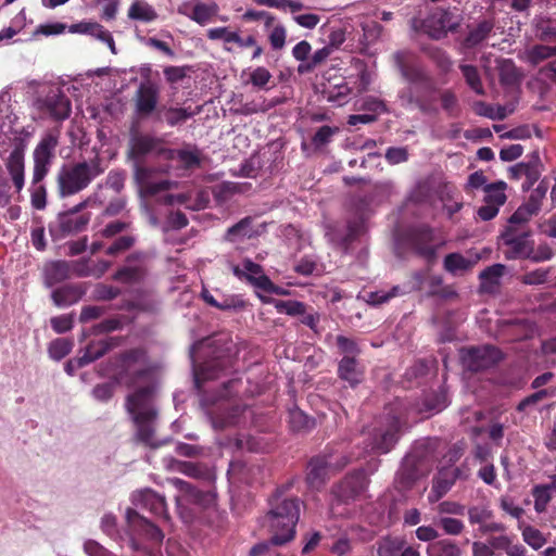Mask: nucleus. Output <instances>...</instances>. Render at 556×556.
<instances>
[{
  "instance_id": "1",
  "label": "nucleus",
  "mask_w": 556,
  "mask_h": 556,
  "mask_svg": "<svg viewBox=\"0 0 556 556\" xmlns=\"http://www.w3.org/2000/svg\"><path fill=\"white\" fill-rule=\"evenodd\" d=\"M289 486L290 484L276 489L269 500L270 509L266 514L271 543L276 546L286 545L294 540L300 519L302 502L298 496L285 495Z\"/></svg>"
},
{
  "instance_id": "2",
  "label": "nucleus",
  "mask_w": 556,
  "mask_h": 556,
  "mask_svg": "<svg viewBox=\"0 0 556 556\" xmlns=\"http://www.w3.org/2000/svg\"><path fill=\"white\" fill-rule=\"evenodd\" d=\"M402 425L401 416L393 408H387L367 430L364 440L365 452L374 454L389 453L399 441Z\"/></svg>"
},
{
  "instance_id": "3",
  "label": "nucleus",
  "mask_w": 556,
  "mask_h": 556,
  "mask_svg": "<svg viewBox=\"0 0 556 556\" xmlns=\"http://www.w3.org/2000/svg\"><path fill=\"white\" fill-rule=\"evenodd\" d=\"M103 172L98 159L63 165L56 175L59 195L67 198L79 193Z\"/></svg>"
},
{
  "instance_id": "4",
  "label": "nucleus",
  "mask_w": 556,
  "mask_h": 556,
  "mask_svg": "<svg viewBox=\"0 0 556 556\" xmlns=\"http://www.w3.org/2000/svg\"><path fill=\"white\" fill-rule=\"evenodd\" d=\"M114 366L115 379L128 388L153 378V366L150 364L147 351L142 348L122 352L115 357Z\"/></svg>"
},
{
  "instance_id": "5",
  "label": "nucleus",
  "mask_w": 556,
  "mask_h": 556,
  "mask_svg": "<svg viewBox=\"0 0 556 556\" xmlns=\"http://www.w3.org/2000/svg\"><path fill=\"white\" fill-rule=\"evenodd\" d=\"M437 87L433 79L429 83H417L407 85L399 91V99L404 108H416L422 114L431 115L438 113L434 93Z\"/></svg>"
},
{
  "instance_id": "6",
  "label": "nucleus",
  "mask_w": 556,
  "mask_h": 556,
  "mask_svg": "<svg viewBox=\"0 0 556 556\" xmlns=\"http://www.w3.org/2000/svg\"><path fill=\"white\" fill-rule=\"evenodd\" d=\"M60 130L58 128L46 132L33 152V185H38L48 175L55 159V150L59 146Z\"/></svg>"
},
{
  "instance_id": "7",
  "label": "nucleus",
  "mask_w": 556,
  "mask_h": 556,
  "mask_svg": "<svg viewBox=\"0 0 556 556\" xmlns=\"http://www.w3.org/2000/svg\"><path fill=\"white\" fill-rule=\"evenodd\" d=\"M160 87L153 81H142L132 97L134 111L138 118L147 119L155 116L161 119Z\"/></svg>"
},
{
  "instance_id": "8",
  "label": "nucleus",
  "mask_w": 556,
  "mask_h": 556,
  "mask_svg": "<svg viewBox=\"0 0 556 556\" xmlns=\"http://www.w3.org/2000/svg\"><path fill=\"white\" fill-rule=\"evenodd\" d=\"M166 147L162 139L144 134H136L130 137L127 159L132 163H144L149 155L163 161V152Z\"/></svg>"
},
{
  "instance_id": "9",
  "label": "nucleus",
  "mask_w": 556,
  "mask_h": 556,
  "mask_svg": "<svg viewBox=\"0 0 556 556\" xmlns=\"http://www.w3.org/2000/svg\"><path fill=\"white\" fill-rule=\"evenodd\" d=\"M502 358L501 350L493 345L471 346L462 351L465 367L475 372L495 366Z\"/></svg>"
},
{
  "instance_id": "10",
  "label": "nucleus",
  "mask_w": 556,
  "mask_h": 556,
  "mask_svg": "<svg viewBox=\"0 0 556 556\" xmlns=\"http://www.w3.org/2000/svg\"><path fill=\"white\" fill-rule=\"evenodd\" d=\"M409 249L429 263L437 258L438 245L433 243L434 231L427 225L412 228L406 235Z\"/></svg>"
},
{
  "instance_id": "11",
  "label": "nucleus",
  "mask_w": 556,
  "mask_h": 556,
  "mask_svg": "<svg viewBox=\"0 0 556 556\" xmlns=\"http://www.w3.org/2000/svg\"><path fill=\"white\" fill-rule=\"evenodd\" d=\"M38 110L54 121H65L72 112L68 97L60 89H51L45 97L37 100Z\"/></svg>"
},
{
  "instance_id": "12",
  "label": "nucleus",
  "mask_w": 556,
  "mask_h": 556,
  "mask_svg": "<svg viewBox=\"0 0 556 556\" xmlns=\"http://www.w3.org/2000/svg\"><path fill=\"white\" fill-rule=\"evenodd\" d=\"M395 66L408 85L417 83H429L433 79L419 64L416 55L410 51H396L393 54Z\"/></svg>"
},
{
  "instance_id": "13",
  "label": "nucleus",
  "mask_w": 556,
  "mask_h": 556,
  "mask_svg": "<svg viewBox=\"0 0 556 556\" xmlns=\"http://www.w3.org/2000/svg\"><path fill=\"white\" fill-rule=\"evenodd\" d=\"M12 146L13 150L4 161V165L16 192H21L25 184V151L27 144L25 139L15 137Z\"/></svg>"
},
{
  "instance_id": "14",
  "label": "nucleus",
  "mask_w": 556,
  "mask_h": 556,
  "mask_svg": "<svg viewBox=\"0 0 556 556\" xmlns=\"http://www.w3.org/2000/svg\"><path fill=\"white\" fill-rule=\"evenodd\" d=\"M458 22L454 21V15L445 9L433 10L421 23V28L429 37L433 39L444 38L448 31H454Z\"/></svg>"
},
{
  "instance_id": "15",
  "label": "nucleus",
  "mask_w": 556,
  "mask_h": 556,
  "mask_svg": "<svg viewBox=\"0 0 556 556\" xmlns=\"http://www.w3.org/2000/svg\"><path fill=\"white\" fill-rule=\"evenodd\" d=\"M143 382L146 386L129 394L126 400V408L128 413L132 415V417L135 414H141L146 412H151L157 415V412L152 404L155 391L153 379Z\"/></svg>"
},
{
  "instance_id": "16",
  "label": "nucleus",
  "mask_w": 556,
  "mask_h": 556,
  "mask_svg": "<svg viewBox=\"0 0 556 556\" xmlns=\"http://www.w3.org/2000/svg\"><path fill=\"white\" fill-rule=\"evenodd\" d=\"M366 477L363 471L346 475L333 486V494L342 502H349L359 496L366 488Z\"/></svg>"
},
{
  "instance_id": "17",
  "label": "nucleus",
  "mask_w": 556,
  "mask_h": 556,
  "mask_svg": "<svg viewBox=\"0 0 556 556\" xmlns=\"http://www.w3.org/2000/svg\"><path fill=\"white\" fill-rule=\"evenodd\" d=\"M126 517L132 532L143 536L144 539L155 544L162 543L164 539V533L153 522L148 520L146 517L141 516L135 509L130 508L127 510Z\"/></svg>"
},
{
  "instance_id": "18",
  "label": "nucleus",
  "mask_w": 556,
  "mask_h": 556,
  "mask_svg": "<svg viewBox=\"0 0 556 556\" xmlns=\"http://www.w3.org/2000/svg\"><path fill=\"white\" fill-rule=\"evenodd\" d=\"M137 505L149 510L152 515L164 521H169L170 517L167 511L165 497L156 493L152 489H144L135 494Z\"/></svg>"
},
{
  "instance_id": "19",
  "label": "nucleus",
  "mask_w": 556,
  "mask_h": 556,
  "mask_svg": "<svg viewBox=\"0 0 556 556\" xmlns=\"http://www.w3.org/2000/svg\"><path fill=\"white\" fill-rule=\"evenodd\" d=\"M153 168L143 165V163H134V178L142 192L147 195H155L170 188L168 180L152 181Z\"/></svg>"
},
{
  "instance_id": "20",
  "label": "nucleus",
  "mask_w": 556,
  "mask_h": 556,
  "mask_svg": "<svg viewBox=\"0 0 556 556\" xmlns=\"http://www.w3.org/2000/svg\"><path fill=\"white\" fill-rule=\"evenodd\" d=\"M201 298L208 306L223 312L239 313L249 306V302L241 294H222L220 300H217L207 289L203 288Z\"/></svg>"
},
{
  "instance_id": "21",
  "label": "nucleus",
  "mask_w": 556,
  "mask_h": 556,
  "mask_svg": "<svg viewBox=\"0 0 556 556\" xmlns=\"http://www.w3.org/2000/svg\"><path fill=\"white\" fill-rule=\"evenodd\" d=\"M366 225L364 219L354 218L348 222L346 231L344 233L339 230L331 232L330 241L344 253L349 252L352 244L365 233Z\"/></svg>"
},
{
  "instance_id": "22",
  "label": "nucleus",
  "mask_w": 556,
  "mask_h": 556,
  "mask_svg": "<svg viewBox=\"0 0 556 556\" xmlns=\"http://www.w3.org/2000/svg\"><path fill=\"white\" fill-rule=\"evenodd\" d=\"M147 275V268L139 261L138 254H130L126 258V264L119 267L113 275L115 281L128 285L140 283Z\"/></svg>"
},
{
  "instance_id": "23",
  "label": "nucleus",
  "mask_w": 556,
  "mask_h": 556,
  "mask_svg": "<svg viewBox=\"0 0 556 556\" xmlns=\"http://www.w3.org/2000/svg\"><path fill=\"white\" fill-rule=\"evenodd\" d=\"M462 478V469L456 467L453 469L443 468L439 471L438 477L432 481L429 501L431 503L439 501L454 485L457 479Z\"/></svg>"
},
{
  "instance_id": "24",
  "label": "nucleus",
  "mask_w": 556,
  "mask_h": 556,
  "mask_svg": "<svg viewBox=\"0 0 556 556\" xmlns=\"http://www.w3.org/2000/svg\"><path fill=\"white\" fill-rule=\"evenodd\" d=\"M87 289L84 283H66L51 293L52 302L58 307H65L76 304L85 295Z\"/></svg>"
},
{
  "instance_id": "25",
  "label": "nucleus",
  "mask_w": 556,
  "mask_h": 556,
  "mask_svg": "<svg viewBox=\"0 0 556 556\" xmlns=\"http://www.w3.org/2000/svg\"><path fill=\"white\" fill-rule=\"evenodd\" d=\"M173 483L180 492L184 493L182 498L186 502L201 507H208L215 502V494L211 491L199 490L191 483L178 478L174 479Z\"/></svg>"
},
{
  "instance_id": "26",
  "label": "nucleus",
  "mask_w": 556,
  "mask_h": 556,
  "mask_svg": "<svg viewBox=\"0 0 556 556\" xmlns=\"http://www.w3.org/2000/svg\"><path fill=\"white\" fill-rule=\"evenodd\" d=\"M332 473L327 466V457L317 455L313 457L307 465L306 482L311 488L319 489L330 478Z\"/></svg>"
},
{
  "instance_id": "27",
  "label": "nucleus",
  "mask_w": 556,
  "mask_h": 556,
  "mask_svg": "<svg viewBox=\"0 0 556 556\" xmlns=\"http://www.w3.org/2000/svg\"><path fill=\"white\" fill-rule=\"evenodd\" d=\"M364 376V368L354 356H343L338 364V377L351 387L357 386Z\"/></svg>"
},
{
  "instance_id": "28",
  "label": "nucleus",
  "mask_w": 556,
  "mask_h": 556,
  "mask_svg": "<svg viewBox=\"0 0 556 556\" xmlns=\"http://www.w3.org/2000/svg\"><path fill=\"white\" fill-rule=\"evenodd\" d=\"M118 344L117 338H106L104 340L99 341H90L84 350L83 355H80V361L78 364L88 365L103 355H105L110 350Z\"/></svg>"
},
{
  "instance_id": "29",
  "label": "nucleus",
  "mask_w": 556,
  "mask_h": 556,
  "mask_svg": "<svg viewBox=\"0 0 556 556\" xmlns=\"http://www.w3.org/2000/svg\"><path fill=\"white\" fill-rule=\"evenodd\" d=\"M71 278V265L66 261H52L45 265L43 281L51 288Z\"/></svg>"
},
{
  "instance_id": "30",
  "label": "nucleus",
  "mask_w": 556,
  "mask_h": 556,
  "mask_svg": "<svg viewBox=\"0 0 556 556\" xmlns=\"http://www.w3.org/2000/svg\"><path fill=\"white\" fill-rule=\"evenodd\" d=\"M527 237L528 235L525 231L518 232L516 228L507 227L503 238L505 244L509 247L508 257L519 258L528 255Z\"/></svg>"
},
{
  "instance_id": "31",
  "label": "nucleus",
  "mask_w": 556,
  "mask_h": 556,
  "mask_svg": "<svg viewBox=\"0 0 556 556\" xmlns=\"http://www.w3.org/2000/svg\"><path fill=\"white\" fill-rule=\"evenodd\" d=\"M478 261L479 255H477L475 258H468L458 252H453L445 255L443 261V268L445 271L453 276H459L470 271L478 263Z\"/></svg>"
},
{
  "instance_id": "32",
  "label": "nucleus",
  "mask_w": 556,
  "mask_h": 556,
  "mask_svg": "<svg viewBox=\"0 0 556 556\" xmlns=\"http://www.w3.org/2000/svg\"><path fill=\"white\" fill-rule=\"evenodd\" d=\"M495 26L494 20H481L477 25L469 27L468 34L465 37L463 45L467 49H472L483 42Z\"/></svg>"
},
{
  "instance_id": "33",
  "label": "nucleus",
  "mask_w": 556,
  "mask_h": 556,
  "mask_svg": "<svg viewBox=\"0 0 556 556\" xmlns=\"http://www.w3.org/2000/svg\"><path fill=\"white\" fill-rule=\"evenodd\" d=\"M90 222V214H60L59 215V229L61 235L68 236L80 232L86 229Z\"/></svg>"
},
{
  "instance_id": "34",
  "label": "nucleus",
  "mask_w": 556,
  "mask_h": 556,
  "mask_svg": "<svg viewBox=\"0 0 556 556\" xmlns=\"http://www.w3.org/2000/svg\"><path fill=\"white\" fill-rule=\"evenodd\" d=\"M156 414L146 412L141 414H135L132 417L134 422L137 426L138 440L147 445L152 444L154 437V428L152 427L153 420L156 418Z\"/></svg>"
},
{
  "instance_id": "35",
  "label": "nucleus",
  "mask_w": 556,
  "mask_h": 556,
  "mask_svg": "<svg viewBox=\"0 0 556 556\" xmlns=\"http://www.w3.org/2000/svg\"><path fill=\"white\" fill-rule=\"evenodd\" d=\"M174 160H178L185 169H191L201 164L200 156L195 151L166 148V151L163 152V161Z\"/></svg>"
},
{
  "instance_id": "36",
  "label": "nucleus",
  "mask_w": 556,
  "mask_h": 556,
  "mask_svg": "<svg viewBox=\"0 0 556 556\" xmlns=\"http://www.w3.org/2000/svg\"><path fill=\"white\" fill-rule=\"evenodd\" d=\"M231 361L229 357L214 358L210 362L204 363L201 367L200 372L197 375V382L200 380H213L219 377V372L225 370Z\"/></svg>"
},
{
  "instance_id": "37",
  "label": "nucleus",
  "mask_w": 556,
  "mask_h": 556,
  "mask_svg": "<svg viewBox=\"0 0 556 556\" xmlns=\"http://www.w3.org/2000/svg\"><path fill=\"white\" fill-rule=\"evenodd\" d=\"M128 17L134 21L152 22L157 18V13L152 5L146 1H135L128 10Z\"/></svg>"
},
{
  "instance_id": "38",
  "label": "nucleus",
  "mask_w": 556,
  "mask_h": 556,
  "mask_svg": "<svg viewBox=\"0 0 556 556\" xmlns=\"http://www.w3.org/2000/svg\"><path fill=\"white\" fill-rule=\"evenodd\" d=\"M218 11H219V7L216 2H210V3L200 2L193 7L192 14L190 15V18L200 25H205L214 16L217 15Z\"/></svg>"
},
{
  "instance_id": "39",
  "label": "nucleus",
  "mask_w": 556,
  "mask_h": 556,
  "mask_svg": "<svg viewBox=\"0 0 556 556\" xmlns=\"http://www.w3.org/2000/svg\"><path fill=\"white\" fill-rule=\"evenodd\" d=\"M427 554L428 556H459L460 548L451 540H440L428 545Z\"/></svg>"
},
{
  "instance_id": "40",
  "label": "nucleus",
  "mask_w": 556,
  "mask_h": 556,
  "mask_svg": "<svg viewBox=\"0 0 556 556\" xmlns=\"http://www.w3.org/2000/svg\"><path fill=\"white\" fill-rule=\"evenodd\" d=\"M459 68L462 71L466 84L470 87V89L475 91L477 94L483 96L485 91L477 66L463 64L459 66Z\"/></svg>"
},
{
  "instance_id": "41",
  "label": "nucleus",
  "mask_w": 556,
  "mask_h": 556,
  "mask_svg": "<svg viewBox=\"0 0 556 556\" xmlns=\"http://www.w3.org/2000/svg\"><path fill=\"white\" fill-rule=\"evenodd\" d=\"M498 75L503 86H515L521 80V74L511 60L503 61Z\"/></svg>"
},
{
  "instance_id": "42",
  "label": "nucleus",
  "mask_w": 556,
  "mask_h": 556,
  "mask_svg": "<svg viewBox=\"0 0 556 556\" xmlns=\"http://www.w3.org/2000/svg\"><path fill=\"white\" fill-rule=\"evenodd\" d=\"M531 494L534 498V510L538 514L545 513L553 497L551 488L545 484H536L532 488Z\"/></svg>"
},
{
  "instance_id": "43",
  "label": "nucleus",
  "mask_w": 556,
  "mask_h": 556,
  "mask_svg": "<svg viewBox=\"0 0 556 556\" xmlns=\"http://www.w3.org/2000/svg\"><path fill=\"white\" fill-rule=\"evenodd\" d=\"M162 112H164L166 123L172 127L185 123L195 114L186 108H166L164 105L161 106V113Z\"/></svg>"
},
{
  "instance_id": "44",
  "label": "nucleus",
  "mask_w": 556,
  "mask_h": 556,
  "mask_svg": "<svg viewBox=\"0 0 556 556\" xmlns=\"http://www.w3.org/2000/svg\"><path fill=\"white\" fill-rule=\"evenodd\" d=\"M506 184L504 181H498L495 184H491L485 187V203H490L495 205V207L500 208L506 202V194L504 192Z\"/></svg>"
},
{
  "instance_id": "45",
  "label": "nucleus",
  "mask_w": 556,
  "mask_h": 556,
  "mask_svg": "<svg viewBox=\"0 0 556 556\" xmlns=\"http://www.w3.org/2000/svg\"><path fill=\"white\" fill-rule=\"evenodd\" d=\"M404 547V541L399 538L386 536L378 542V556H397Z\"/></svg>"
},
{
  "instance_id": "46",
  "label": "nucleus",
  "mask_w": 556,
  "mask_h": 556,
  "mask_svg": "<svg viewBox=\"0 0 556 556\" xmlns=\"http://www.w3.org/2000/svg\"><path fill=\"white\" fill-rule=\"evenodd\" d=\"M252 217L248 216L239 220L237 224L229 227L226 231L225 238L228 241H236L238 238L251 237Z\"/></svg>"
},
{
  "instance_id": "47",
  "label": "nucleus",
  "mask_w": 556,
  "mask_h": 556,
  "mask_svg": "<svg viewBox=\"0 0 556 556\" xmlns=\"http://www.w3.org/2000/svg\"><path fill=\"white\" fill-rule=\"evenodd\" d=\"M73 341L66 338H58L49 344V356L54 361H61L71 353Z\"/></svg>"
},
{
  "instance_id": "48",
  "label": "nucleus",
  "mask_w": 556,
  "mask_h": 556,
  "mask_svg": "<svg viewBox=\"0 0 556 556\" xmlns=\"http://www.w3.org/2000/svg\"><path fill=\"white\" fill-rule=\"evenodd\" d=\"M440 101L443 111L450 117H457L460 112L457 96L451 89H445L440 93Z\"/></svg>"
},
{
  "instance_id": "49",
  "label": "nucleus",
  "mask_w": 556,
  "mask_h": 556,
  "mask_svg": "<svg viewBox=\"0 0 556 556\" xmlns=\"http://www.w3.org/2000/svg\"><path fill=\"white\" fill-rule=\"evenodd\" d=\"M340 131L339 127L324 125L319 127L312 137V144L315 149H321L331 142L332 137Z\"/></svg>"
},
{
  "instance_id": "50",
  "label": "nucleus",
  "mask_w": 556,
  "mask_h": 556,
  "mask_svg": "<svg viewBox=\"0 0 556 556\" xmlns=\"http://www.w3.org/2000/svg\"><path fill=\"white\" fill-rule=\"evenodd\" d=\"M289 424L293 431L307 430L313 427L314 421L301 409L289 410Z\"/></svg>"
},
{
  "instance_id": "51",
  "label": "nucleus",
  "mask_w": 556,
  "mask_h": 556,
  "mask_svg": "<svg viewBox=\"0 0 556 556\" xmlns=\"http://www.w3.org/2000/svg\"><path fill=\"white\" fill-rule=\"evenodd\" d=\"M278 313L287 314L290 316H299L300 314L305 313V306L303 302L293 301V300H271Z\"/></svg>"
},
{
  "instance_id": "52",
  "label": "nucleus",
  "mask_w": 556,
  "mask_h": 556,
  "mask_svg": "<svg viewBox=\"0 0 556 556\" xmlns=\"http://www.w3.org/2000/svg\"><path fill=\"white\" fill-rule=\"evenodd\" d=\"M539 213L538 208L530 206V203L526 202L521 204L515 213L509 217V226L515 228V225H522L530 220L533 215Z\"/></svg>"
},
{
  "instance_id": "53",
  "label": "nucleus",
  "mask_w": 556,
  "mask_h": 556,
  "mask_svg": "<svg viewBox=\"0 0 556 556\" xmlns=\"http://www.w3.org/2000/svg\"><path fill=\"white\" fill-rule=\"evenodd\" d=\"M556 56V46L549 47L544 45H535L529 51V61L533 65H538L542 61Z\"/></svg>"
},
{
  "instance_id": "54",
  "label": "nucleus",
  "mask_w": 556,
  "mask_h": 556,
  "mask_svg": "<svg viewBox=\"0 0 556 556\" xmlns=\"http://www.w3.org/2000/svg\"><path fill=\"white\" fill-rule=\"evenodd\" d=\"M429 58L437 65V67L444 74L448 73L453 66V62L450 55L440 48L430 49Z\"/></svg>"
},
{
  "instance_id": "55",
  "label": "nucleus",
  "mask_w": 556,
  "mask_h": 556,
  "mask_svg": "<svg viewBox=\"0 0 556 556\" xmlns=\"http://www.w3.org/2000/svg\"><path fill=\"white\" fill-rule=\"evenodd\" d=\"M522 539L534 549H540L546 543V539L544 538L543 533L539 529L531 526H527L522 530Z\"/></svg>"
},
{
  "instance_id": "56",
  "label": "nucleus",
  "mask_w": 556,
  "mask_h": 556,
  "mask_svg": "<svg viewBox=\"0 0 556 556\" xmlns=\"http://www.w3.org/2000/svg\"><path fill=\"white\" fill-rule=\"evenodd\" d=\"M135 243L136 238L134 236H121L106 249L105 254L109 256H115L131 249Z\"/></svg>"
},
{
  "instance_id": "57",
  "label": "nucleus",
  "mask_w": 556,
  "mask_h": 556,
  "mask_svg": "<svg viewBox=\"0 0 556 556\" xmlns=\"http://www.w3.org/2000/svg\"><path fill=\"white\" fill-rule=\"evenodd\" d=\"M397 295H400V287L394 286L390 291L379 290V291H375V292H369L367 294V296H368L367 302L370 305L379 306V305H382V304L389 302L391 299H393Z\"/></svg>"
},
{
  "instance_id": "58",
  "label": "nucleus",
  "mask_w": 556,
  "mask_h": 556,
  "mask_svg": "<svg viewBox=\"0 0 556 556\" xmlns=\"http://www.w3.org/2000/svg\"><path fill=\"white\" fill-rule=\"evenodd\" d=\"M437 525L448 535H459L465 529L462 520L452 517H441Z\"/></svg>"
},
{
  "instance_id": "59",
  "label": "nucleus",
  "mask_w": 556,
  "mask_h": 556,
  "mask_svg": "<svg viewBox=\"0 0 556 556\" xmlns=\"http://www.w3.org/2000/svg\"><path fill=\"white\" fill-rule=\"evenodd\" d=\"M323 455L327 457V466L332 475L342 470L350 463V457L343 453H324Z\"/></svg>"
},
{
  "instance_id": "60",
  "label": "nucleus",
  "mask_w": 556,
  "mask_h": 556,
  "mask_svg": "<svg viewBox=\"0 0 556 556\" xmlns=\"http://www.w3.org/2000/svg\"><path fill=\"white\" fill-rule=\"evenodd\" d=\"M336 342H337L339 352L341 354H344V356L356 357L361 353L357 342L351 338H348L344 336H338L336 339Z\"/></svg>"
},
{
  "instance_id": "61",
  "label": "nucleus",
  "mask_w": 556,
  "mask_h": 556,
  "mask_svg": "<svg viewBox=\"0 0 556 556\" xmlns=\"http://www.w3.org/2000/svg\"><path fill=\"white\" fill-rule=\"evenodd\" d=\"M505 270V266L502 264H494L492 266L486 267L479 274V278L482 282V286L484 283L489 282L491 285L497 283V280L500 277L503 276Z\"/></svg>"
},
{
  "instance_id": "62",
  "label": "nucleus",
  "mask_w": 556,
  "mask_h": 556,
  "mask_svg": "<svg viewBox=\"0 0 556 556\" xmlns=\"http://www.w3.org/2000/svg\"><path fill=\"white\" fill-rule=\"evenodd\" d=\"M409 153L405 147H391L388 148L384 154L387 162L390 165L404 163L408 160Z\"/></svg>"
},
{
  "instance_id": "63",
  "label": "nucleus",
  "mask_w": 556,
  "mask_h": 556,
  "mask_svg": "<svg viewBox=\"0 0 556 556\" xmlns=\"http://www.w3.org/2000/svg\"><path fill=\"white\" fill-rule=\"evenodd\" d=\"M73 314H63L50 319L51 328L56 333H65L73 328Z\"/></svg>"
},
{
  "instance_id": "64",
  "label": "nucleus",
  "mask_w": 556,
  "mask_h": 556,
  "mask_svg": "<svg viewBox=\"0 0 556 556\" xmlns=\"http://www.w3.org/2000/svg\"><path fill=\"white\" fill-rule=\"evenodd\" d=\"M189 66H166L163 71L166 81L170 85L181 81L187 77Z\"/></svg>"
}]
</instances>
